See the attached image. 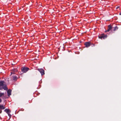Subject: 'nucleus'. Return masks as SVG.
Returning a JSON list of instances; mask_svg holds the SVG:
<instances>
[{
	"label": "nucleus",
	"instance_id": "obj_2",
	"mask_svg": "<svg viewBox=\"0 0 121 121\" xmlns=\"http://www.w3.org/2000/svg\"><path fill=\"white\" fill-rule=\"evenodd\" d=\"M118 29V28L117 26L113 27H112L111 26L109 25L108 26V30L107 31H106L105 32H108L112 29V31H114L117 30Z\"/></svg>",
	"mask_w": 121,
	"mask_h": 121
},
{
	"label": "nucleus",
	"instance_id": "obj_5",
	"mask_svg": "<svg viewBox=\"0 0 121 121\" xmlns=\"http://www.w3.org/2000/svg\"><path fill=\"white\" fill-rule=\"evenodd\" d=\"M38 70L41 73V75H43L44 74V70L41 69H38Z\"/></svg>",
	"mask_w": 121,
	"mask_h": 121
},
{
	"label": "nucleus",
	"instance_id": "obj_3",
	"mask_svg": "<svg viewBox=\"0 0 121 121\" xmlns=\"http://www.w3.org/2000/svg\"><path fill=\"white\" fill-rule=\"evenodd\" d=\"M21 69L23 73H26L29 69L28 68L24 67H22Z\"/></svg>",
	"mask_w": 121,
	"mask_h": 121
},
{
	"label": "nucleus",
	"instance_id": "obj_13",
	"mask_svg": "<svg viewBox=\"0 0 121 121\" xmlns=\"http://www.w3.org/2000/svg\"><path fill=\"white\" fill-rule=\"evenodd\" d=\"M2 102V100L0 98V103H1Z\"/></svg>",
	"mask_w": 121,
	"mask_h": 121
},
{
	"label": "nucleus",
	"instance_id": "obj_8",
	"mask_svg": "<svg viewBox=\"0 0 121 121\" xmlns=\"http://www.w3.org/2000/svg\"><path fill=\"white\" fill-rule=\"evenodd\" d=\"M11 90H9L7 91V93L8 96H9L11 95Z\"/></svg>",
	"mask_w": 121,
	"mask_h": 121
},
{
	"label": "nucleus",
	"instance_id": "obj_16",
	"mask_svg": "<svg viewBox=\"0 0 121 121\" xmlns=\"http://www.w3.org/2000/svg\"><path fill=\"white\" fill-rule=\"evenodd\" d=\"M119 14H120V15H121V13H120Z\"/></svg>",
	"mask_w": 121,
	"mask_h": 121
},
{
	"label": "nucleus",
	"instance_id": "obj_6",
	"mask_svg": "<svg viewBox=\"0 0 121 121\" xmlns=\"http://www.w3.org/2000/svg\"><path fill=\"white\" fill-rule=\"evenodd\" d=\"M85 45L86 47H88L90 46L91 43L90 42H86L85 43Z\"/></svg>",
	"mask_w": 121,
	"mask_h": 121
},
{
	"label": "nucleus",
	"instance_id": "obj_17",
	"mask_svg": "<svg viewBox=\"0 0 121 121\" xmlns=\"http://www.w3.org/2000/svg\"><path fill=\"white\" fill-rule=\"evenodd\" d=\"M8 114V115H9V113Z\"/></svg>",
	"mask_w": 121,
	"mask_h": 121
},
{
	"label": "nucleus",
	"instance_id": "obj_9",
	"mask_svg": "<svg viewBox=\"0 0 121 121\" xmlns=\"http://www.w3.org/2000/svg\"><path fill=\"white\" fill-rule=\"evenodd\" d=\"M4 96V93H0V97H2L3 98Z\"/></svg>",
	"mask_w": 121,
	"mask_h": 121
},
{
	"label": "nucleus",
	"instance_id": "obj_1",
	"mask_svg": "<svg viewBox=\"0 0 121 121\" xmlns=\"http://www.w3.org/2000/svg\"><path fill=\"white\" fill-rule=\"evenodd\" d=\"M2 89L5 90H8L5 82L1 80L0 81V90H2Z\"/></svg>",
	"mask_w": 121,
	"mask_h": 121
},
{
	"label": "nucleus",
	"instance_id": "obj_11",
	"mask_svg": "<svg viewBox=\"0 0 121 121\" xmlns=\"http://www.w3.org/2000/svg\"><path fill=\"white\" fill-rule=\"evenodd\" d=\"M5 108V107L2 105H0V109H4Z\"/></svg>",
	"mask_w": 121,
	"mask_h": 121
},
{
	"label": "nucleus",
	"instance_id": "obj_14",
	"mask_svg": "<svg viewBox=\"0 0 121 121\" xmlns=\"http://www.w3.org/2000/svg\"><path fill=\"white\" fill-rule=\"evenodd\" d=\"M2 112L1 110L0 109V113H1Z\"/></svg>",
	"mask_w": 121,
	"mask_h": 121
},
{
	"label": "nucleus",
	"instance_id": "obj_7",
	"mask_svg": "<svg viewBox=\"0 0 121 121\" xmlns=\"http://www.w3.org/2000/svg\"><path fill=\"white\" fill-rule=\"evenodd\" d=\"M17 71V70L16 69H14L11 70V74H14V72Z\"/></svg>",
	"mask_w": 121,
	"mask_h": 121
},
{
	"label": "nucleus",
	"instance_id": "obj_4",
	"mask_svg": "<svg viewBox=\"0 0 121 121\" xmlns=\"http://www.w3.org/2000/svg\"><path fill=\"white\" fill-rule=\"evenodd\" d=\"M99 38L101 39H104L106 38L107 37V35H105L104 34H102L99 36Z\"/></svg>",
	"mask_w": 121,
	"mask_h": 121
},
{
	"label": "nucleus",
	"instance_id": "obj_12",
	"mask_svg": "<svg viewBox=\"0 0 121 121\" xmlns=\"http://www.w3.org/2000/svg\"><path fill=\"white\" fill-rule=\"evenodd\" d=\"M4 111L8 114L9 112H10L9 109H5L4 110Z\"/></svg>",
	"mask_w": 121,
	"mask_h": 121
},
{
	"label": "nucleus",
	"instance_id": "obj_15",
	"mask_svg": "<svg viewBox=\"0 0 121 121\" xmlns=\"http://www.w3.org/2000/svg\"><path fill=\"white\" fill-rule=\"evenodd\" d=\"M119 6H117V8H116V9H118V8H119Z\"/></svg>",
	"mask_w": 121,
	"mask_h": 121
},
{
	"label": "nucleus",
	"instance_id": "obj_10",
	"mask_svg": "<svg viewBox=\"0 0 121 121\" xmlns=\"http://www.w3.org/2000/svg\"><path fill=\"white\" fill-rule=\"evenodd\" d=\"M17 79V77L15 75L13 76V79L14 81H16Z\"/></svg>",
	"mask_w": 121,
	"mask_h": 121
}]
</instances>
